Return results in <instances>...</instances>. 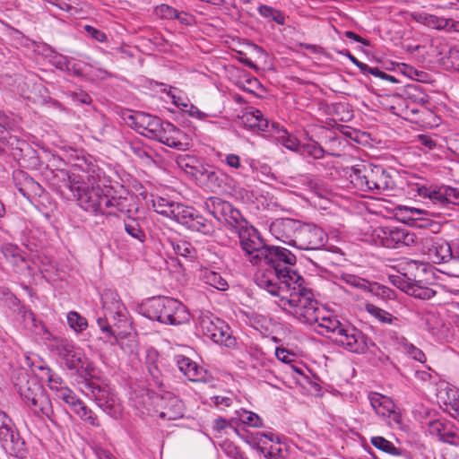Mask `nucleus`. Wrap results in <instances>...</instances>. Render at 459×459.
<instances>
[{
  "label": "nucleus",
  "mask_w": 459,
  "mask_h": 459,
  "mask_svg": "<svg viewBox=\"0 0 459 459\" xmlns=\"http://www.w3.org/2000/svg\"><path fill=\"white\" fill-rule=\"evenodd\" d=\"M58 175L83 210L95 214H112L111 211L104 210V200L108 193L100 187L94 177L87 176L85 180L82 176L70 175L64 169L59 170Z\"/></svg>",
  "instance_id": "1"
},
{
  "label": "nucleus",
  "mask_w": 459,
  "mask_h": 459,
  "mask_svg": "<svg viewBox=\"0 0 459 459\" xmlns=\"http://www.w3.org/2000/svg\"><path fill=\"white\" fill-rule=\"evenodd\" d=\"M293 297L294 299L287 300L295 307L294 311L291 310V315L300 323L309 325H316V331L319 334L333 340L344 323H342L336 316L322 315L316 300L312 298V293L309 290L299 299L298 296Z\"/></svg>",
  "instance_id": "2"
},
{
  "label": "nucleus",
  "mask_w": 459,
  "mask_h": 459,
  "mask_svg": "<svg viewBox=\"0 0 459 459\" xmlns=\"http://www.w3.org/2000/svg\"><path fill=\"white\" fill-rule=\"evenodd\" d=\"M156 212L176 221L190 230L211 236L214 232L212 221L204 218L197 210L182 203L158 196L152 200Z\"/></svg>",
  "instance_id": "3"
},
{
  "label": "nucleus",
  "mask_w": 459,
  "mask_h": 459,
  "mask_svg": "<svg viewBox=\"0 0 459 459\" xmlns=\"http://www.w3.org/2000/svg\"><path fill=\"white\" fill-rule=\"evenodd\" d=\"M255 281L259 288L265 290L273 296L279 297L278 306L290 314L295 307L287 300L294 299L293 296H298L299 299L308 290L304 287V282L294 283L288 277H280V274L273 270L256 275Z\"/></svg>",
  "instance_id": "4"
},
{
  "label": "nucleus",
  "mask_w": 459,
  "mask_h": 459,
  "mask_svg": "<svg viewBox=\"0 0 459 459\" xmlns=\"http://www.w3.org/2000/svg\"><path fill=\"white\" fill-rule=\"evenodd\" d=\"M351 183L357 189L382 194L393 189L394 182L390 173L380 165L357 164L351 168Z\"/></svg>",
  "instance_id": "5"
},
{
  "label": "nucleus",
  "mask_w": 459,
  "mask_h": 459,
  "mask_svg": "<svg viewBox=\"0 0 459 459\" xmlns=\"http://www.w3.org/2000/svg\"><path fill=\"white\" fill-rule=\"evenodd\" d=\"M143 314L151 320L162 324L179 325L187 323L190 314L186 307L178 299L168 297L150 299L143 307Z\"/></svg>",
  "instance_id": "6"
},
{
  "label": "nucleus",
  "mask_w": 459,
  "mask_h": 459,
  "mask_svg": "<svg viewBox=\"0 0 459 459\" xmlns=\"http://www.w3.org/2000/svg\"><path fill=\"white\" fill-rule=\"evenodd\" d=\"M15 386L21 397L37 415L50 418L53 413L51 403L43 385L35 378L22 373Z\"/></svg>",
  "instance_id": "7"
},
{
  "label": "nucleus",
  "mask_w": 459,
  "mask_h": 459,
  "mask_svg": "<svg viewBox=\"0 0 459 459\" xmlns=\"http://www.w3.org/2000/svg\"><path fill=\"white\" fill-rule=\"evenodd\" d=\"M272 267L280 277H288L294 283L305 282L304 278L291 269L297 262L296 255L289 249L280 246H268L264 251L262 262Z\"/></svg>",
  "instance_id": "8"
},
{
  "label": "nucleus",
  "mask_w": 459,
  "mask_h": 459,
  "mask_svg": "<svg viewBox=\"0 0 459 459\" xmlns=\"http://www.w3.org/2000/svg\"><path fill=\"white\" fill-rule=\"evenodd\" d=\"M208 212L218 221L224 220L227 226L238 235L251 226L232 204L219 197H211L205 202Z\"/></svg>",
  "instance_id": "9"
},
{
  "label": "nucleus",
  "mask_w": 459,
  "mask_h": 459,
  "mask_svg": "<svg viewBox=\"0 0 459 459\" xmlns=\"http://www.w3.org/2000/svg\"><path fill=\"white\" fill-rule=\"evenodd\" d=\"M338 331L333 341L348 351L364 354L375 345L368 336L351 324H343L342 329Z\"/></svg>",
  "instance_id": "10"
},
{
  "label": "nucleus",
  "mask_w": 459,
  "mask_h": 459,
  "mask_svg": "<svg viewBox=\"0 0 459 459\" xmlns=\"http://www.w3.org/2000/svg\"><path fill=\"white\" fill-rule=\"evenodd\" d=\"M88 390L87 395L93 398L97 405L113 418H117L121 413V406L116 396L110 393L108 386H101L94 381L85 384Z\"/></svg>",
  "instance_id": "11"
},
{
  "label": "nucleus",
  "mask_w": 459,
  "mask_h": 459,
  "mask_svg": "<svg viewBox=\"0 0 459 459\" xmlns=\"http://www.w3.org/2000/svg\"><path fill=\"white\" fill-rule=\"evenodd\" d=\"M393 282L403 291L419 299H430L437 290L426 285L422 281L417 280L411 273H404L402 276H396Z\"/></svg>",
  "instance_id": "12"
},
{
  "label": "nucleus",
  "mask_w": 459,
  "mask_h": 459,
  "mask_svg": "<svg viewBox=\"0 0 459 459\" xmlns=\"http://www.w3.org/2000/svg\"><path fill=\"white\" fill-rule=\"evenodd\" d=\"M238 236L240 247L247 255H248L249 262L254 265L260 264L267 245L264 243L258 231L252 226Z\"/></svg>",
  "instance_id": "13"
},
{
  "label": "nucleus",
  "mask_w": 459,
  "mask_h": 459,
  "mask_svg": "<svg viewBox=\"0 0 459 459\" xmlns=\"http://www.w3.org/2000/svg\"><path fill=\"white\" fill-rule=\"evenodd\" d=\"M327 234L315 224L304 223L297 233L296 247L299 249H320L327 242Z\"/></svg>",
  "instance_id": "14"
},
{
  "label": "nucleus",
  "mask_w": 459,
  "mask_h": 459,
  "mask_svg": "<svg viewBox=\"0 0 459 459\" xmlns=\"http://www.w3.org/2000/svg\"><path fill=\"white\" fill-rule=\"evenodd\" d=\"M419 195L429 198L433 204L440 207L459 205V188L441 186L436 188L428 186L418 187Z\"/></svg>",
  "instance_id": "15"
},
{
  "label": "nucleus",
  "mask_w": 459,
  "mask_h": 459,
  "mask_svg": "<svg viewBox=\"0 0 459 459\" xmlns=\"http://www.w3.org/2000/svg\"><path fill=\"white\" fill-rule=\"evenodd\" d=\"M155 412L161 419L168 420H178L184 415V405L178 397L167 393L156 396L153 400Z\"/></svg>",
  "instance_id": "16"
},
{
  "label": "nucleus",
  "mask_w": 459,
  "mask_h": 459,
  "mask_svg": "<svg viewBox=\"0 0 459 459\" xmlns=\"http://www.w3.org/2000/svg\"><path fill=\"white\" fill-rule=\"evenodd\" d=\"M130 126L140 134L154 140L164 123L160 117L144 112H136L128 117Z\"/></svg>",
  "instance_id": "17"
},
{
  "label": "nucleus",
  "mask_w": 459,
  "mask_h": 459,
  "mask_svg": "<svg viewBox=\"0 0 459 459\" xmlns=\"http://www.w3.org/2000/svg\"><path fill=\"white\" fill-rule=\"evenodd\" d=\"M154 140L179 151H185L190 145L188 136L168 121H164Z\"/></svg>",
  "instance_id": "18"
},
{
  "label": "nucleus",
  "mask_w": 459,
  "mask_h": 459,
  "mask_svg": "<svg viewBox=\"0 0 459 459\" xmlns=\"http://www.w3.org/2000/svg\"><path fill=\"white\" fill-rule=\"evenodd\" d=\"M299 226L300 222L299 221L283 218L274 221L271 224L270 230L278 240L296 247L297 233Z\"/></svg>",
  "instance_id": "19"
},
{
  "label": "nucleus",
  "mask_w": 459,
  "mask_h": 459,
  "mask_svg": "<svg viewBox=\"0 0 459 459\" xmlns=\"http://www.w3.org/2000/svg\"><path fill=\"white\" fill-rule=\"evenodd\" d=\"M425 245L429 258L435 264L446 263L455 258V246L452 248L450 244L442 238H427Z\"/></svg>",
  "instance_id": "20"
},
{
  "label": "nucleus",
  "mask_w": 459,
  "mask_h": 459,
  "mask_svg": "<svg viewBox=\"0 0 459 459\" xmlns=\"http://www.w3.org/2000/svg\"><path fill=\"white\" fill-rule=\"evenodd\" d=\"M428 432L443 443L459 446V435L455 426L449 421L440 420L429 421Z\"/></svg>",
  "instance_id": "21"
},
{
  "label": "nucleus",
  "mask_w": 459,
  "mask_h": 459,
  "mask_svg": "<svg viewBox=\"0 0 459 459\" xmlns=\"http://www.w3.org/2000/svg\"><path fill=\"white\" fill-rule=\"evenodd\" d=\"M0 441L3 447L10 455L15 457H23L26 454V445L24 440L21 437L18 431H16L14 425L12 423L11 427L7 428L0 436Z\"/></svg>",
  "instance_id": "22"
},
{
  "label": "nucleus",
  "mask_w": 459,
  "mask_h": 459,
  "mask_svg": "<svg viewBox=\"0 0 459 459\" xmlns=\"http://www.w3.org/2000/svg\"><path fill=\"white\" fill-rule=\"evenodd\" d=\"M178 369L193 382H205L207 371L196 362L184 355H176L174 357Z\"/></svg>",
  "instance_id": "23"
},
{
  "label": "nucleus",
  "mask_w": 459,
  "mask_h": 459,
  "mask_svg": "<svg viewBox=\"0 0 459 459\" xmlns=\"http://www.w3.org/2000/svg\"><path fill=\"white\" fill-rule=\"evenodd\" d=\"M69 369H75L78 373H84L85 376L93 377L94 365L79 348H75L65 361Z\"/></svg>",
  "instance_id": "24"
},
{
  "label": "nucleus",
  "mask_w": 459,
  "mask_h": 459,
  "mask_svg": "<svg viewBox=\"0 0 459 459\" xmlns=\"http://www.w3.org/2000/svg\"><path fill=\"white\" fill-rule=\"evenodd\" d=\"M102 307L109 316L116 320V316L119 317V323L127 324L126 316L122 312L123 305L118 299V295L110 290H107L101 295Z\"/></svg>",
  "instance_id": "25"
},
{
  "label": "nucleus",
  "mask_w": 459,
  "mask_h": 459,
  "mask_svg": "<svg viewBox=\"0 0 459 459\" xmlns=\"http://www.w3.org/2000/svg\"><path fill=\"white\" fill-rule=\"evenodd\" d=\"M370 404L377 414L386 417L394 414V420L400 423V415L394 411V403L386 396L379 394H372L369 395Z\"/></svg>",
  "instance_id": "26"
},
{
  "label": "nucleus",
  "mask_w": 459,
  "mask_h": 459,
  "mask_svg": "<svg viewBox=\"0 0 459 459\" xmlns=\"http://www.w3.org/2000/svg\"><path fill=\"white\" fill-rule=\"evenodd\" d=\"M241 122L247 128H250L257 132L272 133L273 122L268 121V119L265 118L263 113L258 109L245 113L241 117Z\"/></svg>",
  "instance_id": "27"
},
{
  "label": "nucleus",
  "mask_w": 459,
  "mask_h": 459,
  "mask_svg": "<svg viewBox=\"0 0 459 459\" xmlns=\"http://www.w3.org/2000/svg\"><path fill=\"white\" fill-rule=\"evenodd\" d=\"M347 282L351 286L367 290L373 293L374 295L381 296L382 298L389 297L390 289L385 286H381L377 282H369L355 275H349Z\"/></svg>",
  "instance_id": "28"
},
{
  "label": "nucleus",
  "mask_w": 459,
  "mask_h": 459,
  "mask_svg": "<svg viewBox=\"0 0 459 459\" xmlns=\"http://www.w3.org/2000/svg\"><path fill=\"white\" fill-rule=\"evenodd\" d=\"M398 228L378 227L373 231V238L377 243L386 248L395 247V238Z\"/></svg>",
  "instance_id": "29"
},
{
  "label": "nucleus",
  "mask_w": 459,
  "mask_h": 459,
  "mask_svg": "<svg viewBox=\"0 0 459 459\" xmlns=\"http://www.w3.org/2000/svg\"><path fill=\"white\" fill-rule=\"evenodd\" d=\"M271 134L287 149L294 151L298 148V140L289 134L286 129L281 126L278 123H272V133Z\"/></svg>",
  "instance_id": "30"
},
{
  "label": "nucleus",
  "mask_w": 459,
  "mask_h": 459,
  "mask_svg": "<svg viewBox=\"0 0 459 459\" xmlns=\"http://www.w3.org/2000/svg\"><path fill=\"white\" fill-rule=\"evenodd\" d=\"M124 227L126 232L140 243H143L146 239V234L142 228L139 219L128 216L124 221Z\"/></svg>",
  "instance_id": "31"
},
{
  "label": "nucleus",
  "mask_w": 459,
  "mask_h": 459,
  "mask_svg": "<svg viewBox=\"0 0 459 459\" xmlns=\"http://www.w3.org/2000/svg\"><path fill=\"white\" fill-rule=\"evenodd\" d=\"M158 357L159 354L157 351L154 350L153 348H151L147 351V369L156 385L159 387H162L163 381L161 378V373L156 364V359H158Z\"/></svg>",
  "instance_id": "32"
},
{
  "label": "nucleus",
  "mask_w": 459,
  "mask_h": 459,
  "mask_svg": "<svg viewBox=\"0 0 459 459\" xmlns=\"http://www.w3.org/2000/svg\"><path fill=\"white\" fill-rule=\"evenodd\" d=\"M201 278L206 284H209L219 290H226L229 287L226 280H224L220 273L212 270H203L201 273Z\"/></svg>",
  "instance_id": "33"
},
{
  "label": "nucleus",
  "mask_w": 459,
  "mask_h": 459,
  "mask_svg": "<svg viewBox=\"0 0 459 459\" xmlns=\"http://www.w3.org/2000/svg\"><path fill=\"white\" fill-rule=\"evenodd\" d=\"M370 442L376 448L391 455L400 456L403 455V452L399 447L394 446L392 442L383 437H372Z\"/></svg>",
  "instance_id": "34"
},
{
  "label": "nucleus",
  "mask_w": 459,
  "mask_h": 459,
  "mask_svg": "<svg viewBox=\"0 0 459 459\" xmlns=\"http://www.w3.org/2000/svg\"><path fill=\"white\" fill-rule=\"evenodd\" d=\"M417 241L415 233L404 228H398L395 238V247L402 248L413 246Z\"/></svg>",
  "instance_id": "35"
},
{
  "label": "nucleus",
  "mask_w": 459,
  "mask_h": 459,
  "mask_svg": "<svg viewBox=\"0 0 459 459\" xmlns=\"http://www.w3.org/2000/svg\"><path fill=\"white\" fill-rule=\"evenodd\" d=\"M172 247L176 255H180L184 258L192 260L196 255L195 248L193 245L186 240H178L172 242Z\"/></svg>",
  "instance_id": "36"
},
{
  "label": "nucleus",
  "mask_w": 459,
  "mask_h": 459,
  "mask_svg": "<svg viewBox=\"0 0 459 459\" xmlns=\"http://www.w3.org/2000/svg\"><path fill=\"white\" fill-rule=\"evenodd\" d=\"M74 412L89 425L96 428L100 426V422L97 415L84 403L80 405Z\"/></svg>",
  "instance_id": "37"
},
{
  "label": "nucleus",
  "mask_w": 459,
  "mask_h": 459,
  "mask_svg": "<svg viewBox=\"0 0 459 459\" xmlns=\"http://www.w3.org/2000/svg\"><path fill=\"white\" fill-rule=\"evenodd\" d=\"M202 181H205L210 187L221 188L224 181V175L221 171L215 170L214 168L208 166Z\"/></svg>",
  "instance_id": "38"
},
{
  "label": "nucleus",
  "mask_w": 459,
  "mask_h": 459,
  "mask_svg": "<svg viewBox=\"0 0 459 459\" xmlns=\"http://www.w3.org/2000/svg\"><path fill=\"white\" fill-rule=\"evenodd\" d=\"M222 325L223 323L219 320L217 323H214L210 318L205 317L202 318L200 322V328L204 335L212 340L216 336L217 333H219V330Z\"/></svg>",
  "instance_id": "39"
},
{
  "label": "nucleus",
  "mask_w": 459,
  "mask_h": 459,
  "mask_svg": "<svg viewBox=\"0 0 459 459\" xmlns=\"http://www.w3.org/2000/svg\"><path fill=\"white\" fill-rule=\"evenodd\" d=\"M258 12L263 17L273 21L277 24L282 25L285 22V15L283 13L269 5L263 4L259 6Z\"/></svg>",
  "instance_id": "40"
},
{
  "label": "nucleus",
  "mask_w": 459,
  "mask_h": 459,
  "mask_svg": "<svg viewBox=\"0 0 459 459\" xmlns=\"http://www.w3.org/2000/svg\"><path fill=\"white\" fill-rule=\"evenodd\" d=\"M212 341L229 348L233 347L236 344V339L231 335L230 328L224 324Z\"/></svg>",
  "instance_id": "41"
},
{
  "label": "nucleus",
  "mask_w": 459,
  "mask_h": 459,
  "mask_svg": "<svg viewBox=\"0 0 459 459\" xmlns=\"http://www.w3.org/2000/svg\"><path fill=\"white\" fill-rule=\"evenodd\" d=\"M126 198H123L121 196H109V195L108 194L107 198L104 200V210L107 211V209L115 208L121 213L129 212L130 209L126 205Z\"/></svg>",
  "instance_id": "42"
},
{
  "label": "nucleus",
  "mask_w": 459,
  "mask_h": 459,
  "mask_svg": "<svg viewBox=\"0 0 459 459\" xmlns=\"http://www.w3.org/2000/svg\"><path fill=\"white\" fill-rule=\"evenodd\" d=\"M108 316H110L109 314L105 311L104 317H99L97 320V324L102 332L108 333L110 336L119 335L122 332L117 331L121 328V324L119 320L117 322H114L113 325H111L108 322Z\"/></svg>",
  "instance_id": "43"
},
{
  "label": "nucleus",
  "mask_w": 459,
  "mask_h": 459,
  "mask_svg": "<svg viewBox=\"0 0 459 459\" xmlns=\"http://www.w3.org/2000/svg\"><path fill=\"white\" fill-rule=\"evenodd\" d=\"M15 179H22V183H16V186L18 191L26 198H30V192L36 182L31 177H30L28 174L20 171L16 174Z\"/></svg>",
  "instance_id": "44"
},
{
  "label": "nucleus",
  "mask_w": 459,
  "mask_h": 459,
  "mask_svg": "<svg viewBox=\"0 0 459 459\" xmlns=\"http://www.w3.org/2000/svg\"><path fill=\"white\" fill-rule=\"evenodd\" d=\"M366 310L368 314L378 319L380 322L392 324L394 319H396L393 316L392 314L389 312L373 305V304H367L366 305Z\"/></svg>",
  "instance_id": "45"
},
{
  "label": "nucleus",
  "mask_w": 459,
  "mask_h": 459,
  "mask_svg": "<svg viewBox=\"0 0 459 459\" xmlns=\"http://www.w3.org/2000/svg\"><path fill=\"white\" fill-rule=\"evenodd\" d=\"M67 322L69 326L73 328L75 332H82L88 325L87 320L79 313L74 311H71L68 313Z\"/></svg>",
  "instance_id": "46"
},
{
  "label": "nucleus",
  "mask_w": 459,
  "mask_h": 459,
  "mask_svg": "<svg viewBox=\"0 0 459 459\" xmlns=\"http://www.w3.org/2000/svg\"><path fill=\"white\" fill-rule=\"evenodd\" d=\"M447 401L446 403L450 405L451 409L454 411L452 416L455 419L459 417V392L455 388H448L446 391Z\"/></svg>",
  "instance_id": "47"
},
{
  "label": "nucleus",
  "mask_w": 459,
  "mask_h": 459,
  "mask_svg": "<svg viewBox=\"0 0 459 459\" xmlns=\"http://www.w3.org/2000/svg\"><path fill=\"white\" fill-rule=\"evenodd\" d=\"M434 26L438 30H459V22L452 19L431 17Z\"/></svg>",
  "instance_id": "48"
},
{
  "label": "nucleus",
  "mask_w": 459,
  "mask_h": 459,
  "mask_svg": "<svg viewBox=\"0 0 459 459\" xmlns=\"http://www.w3.org/2000/svg\"><path fill=\"white\" fill-rule=\"evenodd\" d=\"M76 347L67 341H61L56 346V354L65 361Z\"/></svg>",
  "instance_id": "49"
},
{
  "label": "nucleus",
  "mask_w": 459,
  "mask_h": 459,
  "mask_svg": "<svg viewBox=\"0 0 459 459\" xmlns=\"http://www.w3.org/2000/svg\"><path fill=\"white\" fill-rule=\"evenodd\" d=\"M176 161H177L178 166L182 170L186 172L187 169H190V168L194 166V164H196V162L198 161V159L192 155L181 154L177 157Z\"/></svg>",
  "instance_id": "50"
},
{
  "label": "nucleus",
  "mask_w": 459,
  "mask_h": 459,
  "mask_svg": "<svg viewBox=\"0 0 459 459\" xmlns=\"http://www.w3.org/2000/svg\"><path fill=\"white\" fill-rule=\"evenodd\" d=\"M222 450L225 454L232 459H247L241 450L235 446L232 442H224L221 445Z\"/></svg>",
  "instance_id": "51"
},
{
  "label": "nucleus",
  "mask_w": 459,
  "mask_h": 459,
  "mask_svg": "<svg viewBox=\"0 0 459 459\" xmlns=\"http://www.w3.org/2000/svg\"><path fill=\"white\" fill-rule=\"evenodd\" d=\"M53 64L55 65V66L56 68H58L60 70L71 71L73 69L74 73L76 75H81L82 74L78 70L74 69V67H71V63L67 59L66 56H61V55L56 56L54 57Z\"/></svg>",
  "instance_id": "52"
},
{
  "label": "nucleus",
  "mask_w": 459,
  "mask_h": 459,
  "mask_svg": "<svg viewBox=\"0 0 459 459\" xmlns=\"http://www.w3.org/2000/svg\"><path fill=\"white\" fill-rule=\"evenodd\" d=\"M241 420L251 427L260 428L263 426L262 419L255 412L245 411Z\"/></svg>",
  "instance_id": "53"
},
{
  "label": "nucleus",
  "mask_w": 459,
  "mask_h": 459,
  "mask_svg": "<svg viewBox=\"0 0 459 459\" xmlns=\"http://www.w3.org/2000/svg\"><path fill=\"white\" fill-rule=\"evenodd\" d=\"M209 165L203 164L199 160L196 162V164H194L193 167L190 168V169H187L186 172V174L191 175L197 180H201L204 178V173L207 169Z\"/></svg>",
  "instance_id": "54"
},
{
  "label": "nucleus",
  "mask_w": 459,
  "mask_h": 459,
  "mask_svg": "<svg viewBox=\"0 0 459 459\" xmlns=\"http://www.w3.org/2000/svg\"><path fill=\"white\" fill-rule=\"evenodd\" d=\"M157 13L165 19L173 20L178 15V10L168 4H160L157 7Z\"/></svg>",
  "instance_id": "55"
},
{
  "label": "nucleus",
  "mask_w": 459,
  "mask_h": 459,
  "mask_svg": "<svg viewBox=\"0 0 459 459\" xmlns=\"http://www.w3.org/2000/svg\"><path fill=\"white\" fill-rule=\"evenodd\" d=\"M305 148L307 152L315 159H321L325 155V150L316 142L307 144Z\"/></svg>",
  "instance_id": "56"
},
{
  "label": "nucleus",
  "mask_w": 459,
  "mask_h": 459,
  "mask_svg": "<svg viewBox=\"0 0 459 459\" xmlns=\"http://www.w3.org/2000/svg\"><path fill=\"white\" fill-rule=\"evenodd\" d=\"M256 449L262 453L264 457L268 459H280L281 457V448L273 449V446H271L270 449L261 446L259 445L256 446Z\"/></svg>",
  "instance_id": "57"
},
{
  "label": "nucleus",
  "mask_w": 459,
  "mask_h": 459,
  "mask_svg": "<svg viewBox=\"0 0 459 459\" xmlns=\"http://www.w3.org/2000/svg\"><path fill=\"white\" fill-rule=\"evenodd\" d=\"M216 407L224 410L232 405L233 399L230 396L216 395L212 398Z\"/></svg>",
  "instance_id": "58"
},
{
  "label": "nucleus",
  "mask_w": 459,
  "mask_h": 459,
  "mask_svg": "<svg viewBox=\"0 0 459 459\" xmlns=\"http://www.w3.org/2000/svg\"><path fill=\"white\" fill-rule=\"evenodd\" d=\"M84 30L89 33V35H91V38L99 42H104L107 39V36L103 31L91 25H85Z\"/></svg>",
  "instance_id": "59"
},
{
  "label": "nucleus",
  "mask_w": 459,
  "mask_h": 459,
  "mask_svg": "<svg viewBox=\"0 0 459 459\" xmlns=\"http://www.w3.org/2000/svg\"><path fill=\"white\" fill-rule=\"evenodd\" d=\"M48 386L51 390L55 391L56 394L60 387L65 386L60 377L56 374H49L48 376Z\"/></svg>",
  "instance_id": "60"
},
{
  "label": "nucleus",
  "mask_w": 459,
  "mask_h": 459,
  "mask_svg": "<svg viewBox=\"0 0 459 459\" xmlns=\"http://www.w3.org/2000/svg\"><path fill=\"white\" fill-rule=\"evenodd\" d=\"M418 139L420 143L429 150H434L437 147V142L429 135L420 134Z\"/></svg>",
  "instance_id": "61"
},
{
  "label": "nucleus",
  "mask_w": 459,
  "mask_h": 459,
  "mask_svg": "<svg viewBox=\"0 0 459 459\" xmlns=\"http://www.w3.org/2000/svg\"><path fill=\"white\" fill-rule=\"evenodd\" d=\"M174 19H177L181 24L184 25H190L194 22L195 18L190 13L185 12V11H178V15L175 16Z\"/></svg>",
  "instance_id": "62"
},
{
  "label": "nucleus",
  "mask_w": 459,
  "mask_h": 459,
  "mask_svg": "<svg viewBox=\"0 0 459 459\" xmlns=\"http://www.w3.org/2000/svg\"><path fill=\"white\" fill-rule=\"evenodd\" d=\"M72 97L74 100L78 101L82 104H90L91 102V96L83 91L73 92Z\"/></svg>",
  "instance_id": "63"
},
{
  "label": "nucleus",
  "mask_w": 459,
  "mask_h": 459,
  "mask_svg": "<svg viewBox=\"0 0 459 459\" xmlns=\"http://www.w3.org/2000/svg\"><path fill=\"white\" fill-rule=\"evenodd\" d=\"M407 351L415 360H418L420 362L425 361V354L422 352L421 350L418 349L417 347L410 345L407 349Z\"/></svg>",
  "instance_id": "64"
}]
</instances>
